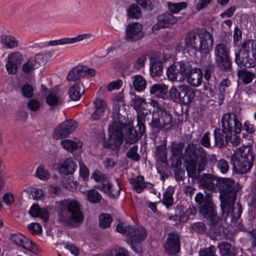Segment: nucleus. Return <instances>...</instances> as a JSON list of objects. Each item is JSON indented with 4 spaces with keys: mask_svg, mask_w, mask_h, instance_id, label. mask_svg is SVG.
<instances>
[{
    "mask_svg": "<svg viewBox=\"0 0 256 256\" xmlns=\"http://www.w3.org/2000/svg\"><path fill=\"white\" fill-rule=\"evenodd\" d=\"M85 90L83 83L80 81L78 82L70 88L68 91L70 98L72 100H79L84 94Z\"/></svg>",
    "mask_w": 256,
    "mask_h": 256,
    "instance_id": "c756f323",
    "label": "nucleus"
},
{
    "mask_svg": "<svg viewBox=\"0 0 256 256\" xmlns=\"http://www.w3.org/2000/svg\"><path fill=\"white\" fill-rule=\"evenodd\" d=\"M222 129L224 133H240L242 129V124L234 114L227 113L222 118Z\"/></svg>",
    "mask_w": 256,
    "mask_h": 256,
    "instance_id": "f8f14e48",
    "label": "nucleus"
},
{
    "mask_svg": "<svg viewBox=\"0 0 256 256\" xmlns=\"http://www.w3.org/2000/svg\"><path fill=\"white\" fill-rule=\"evenodd\" d=\"M254 160L252 149L248 146L240 147L231 156L233 169L237 174L249 172L252 167Z\"/></svg>",
    "mask_w": 256,
    "mask_h": 256,
    "instance_id": "20e7f679",
    "label": "nucleus"
},
{
    "mask_svg": "<svg viewBox=\"0 0 256 256\" xmlns=\"http://www.w3.org/2000/svg\"><path fill=\"white\" fill-rule=\"evenodd\" d=\"M63 102V98L58 94L54 92H49L46 98V102L50 106H60Z\"/></svg>",
    "mask_w": 256,
    "mask_h": 256,
    "instance_id": "c9c22d12",
    "label": "nucleus"
},
{
    "mask_svg": "<svg viewBox=\"0 0 256 256\" xmlns=\"http://www.w3.org/2000/svg\"><path fill=\"white\" fill-rule=\"evenodd\" d=\"M186 78L187 82L193 86H198L202 80V72L198 68H192V70L184 76Z\"/></svg>",
    "mask_w": 256,
    "mask_h": 256,
    "instance_id": "5701e85b",
    "label": "nucleus"
},
{
    "mask_svg": "<svg viewBox=\"0 0 256 256\" xmlns=\"http://www.w3.org/2000/svg\"><path fill=\"white\" fill-rule=\"evenodd\" d=\"M77 126L76 122L73 120H68L60 124L54 130L52 136L54 139L59 140L68 137Z\"/></svg>",
    "mask_w": 256,
    "mask_h": 256,
    "instance_id": "2eb2a0df",
    "label": "nucleus"
},
{
    "mask_svg": "<svg viewBox=\"0 0 256 256\" xmlns=\"http://www.w3.org/2000/svg\"><path fill=\"white\" fill-rule=\"evenodd\" d=\"M138 130L133 129L130 127L128 128L126 136V142L130 144H135L138 142L141 138L143 134L145 132V125L144 123L143 120L138 116L137 118Z\"/></svg>",
    "mask_w": 256,
    "mask_h": 256,
    "instance_id": "a211bd4d",
    "label": "nucleus"
},
{
    "mask_svg": "<svg viewBox=\"0 0 256 256\" xmlns=\"http://www.w3.org/2000/svg\"><path fill=\"white\" fill-rule=\"evenodd\" d=\"M194 200L198 206L200 213L204 217L210 220L212 224H214L216 218V206L210 194H208L204 196L202 192H198L195 196Z\"/></svg>",
    "mask_w": 256,
    "mask_h": 256,
    "instance_id": "1a4fd4ad",
    "label": "nucleus"
},
{
    "mask_svg": "<svg viewBox=\"0 0 256 256\" xmlns=\"http://www.w3.org/2000/svg\"><path fill=\"white\" fill-rule=\"evenodd\" d=\"M28 228L30 232L34 235L39 234L42 231V228L38 223L34 222L30 224Z\"/></svg>",
    "mask_w": 256,
    "mask_h": 256,
    "instance_id": "13d9d810",
    "label": "nucleus"
},
{
    "mask_svg": "<svg viewBox=\"0 0 256 256\" xmlns=\"http://www.w3.org/2000/svg\"><path fill=\"white\" fill-rule=\"evenodd\" d=\"M132 85L136 90L141 92L146 88V82L142 76L136 75L132 77Z\"/></svg>",
    "mask_w": 256,
    "mask_h": 256,
    "instance_id": "ea45409f",
    "label": "nucleus"
},
{
    "mask_svg": "<svg viewBox=\"0 0 256 256\" xmlns=\"http://www.w3.org/2000/svg\"><path fill=\"white\" fill-rule=\"evenodd\" d=\"M138 151V146H132L128 152H126V156L134 160H138L140 159V156L138 154L137 152Z\"/></svg>",
    "mask_w": 256,
    "mask_h": 256,
    "instance_id": "4d7b16f0",
    "label": "nucleus"
},
{
    "mask_svg": "<svg viewBox=\"0 0 256 256\" xmlns=\"http://www.w3.org/2000/svg\"><path fill=\"white\" fill-rule=\"evenodd\" d=\"M126 16L129 18L138 20L142 16V10L140 7L136 4H130L126 8Z\"/></svg>",
    "mask_w": 256,
    "mask_h": 256,
    "instance_id": "e433bc0d",
    "label": "nucleus"
},
{
    "mask_svg": "<svg viewBox=\"0 0 256 256\" xmlns=\"http://www.w3.org/2000/svg\"><path fill=\"white\" fill-rule=\"evenodd\" d=\"M214 66L210 63L204 66L203 70L204 72V78L208 82L214 74Z\"/></svg>",
    "mask_w": 256,
    "mask_h": 256,
    "instance_id": "09e8293b",
    "label": "nucleus"
},
{
    "mask_svg": "<svg viewBox=\"0 0 256 256\" xmlns=\"http://www.w3.org/2000/svg\"><path fill=\"white\" fill-rule=\"evenodd\" d=\"M70 44L68 38H64L59 40H50L48 42L50 46H56Z\"/></svg>",
    "mask_w": 256,
    "mask_h": 256,
    "instance_id": "680f3d73",
    "label": "nucleus"
},
{
    "mask_svg": "<svg viewBox=\"0 0 256 256\" xmlns=\"http://www.w3.org/2000/svg\"><path fill=\"white\" fill-rule=\"evenodd\" d=\"M216 248L214 246L208 248L201 249L198 252L199 256H216Z\"/></svg>",
    "mask_w": 256,
    "mask_h": 256,
    "instance_id": "603ef678",
    "label": "nucleus"
},
{
    "mask_svg": "<svg viewBox=\"0 0 256 256\" xmlns=\"http://www.w3.org/2000/svg\"><path fill=\"white\" fill-rule=\"evenodd\" d=\"M144 176L141 175L130 179V184H132L137 193H141L144 188H147L148 189L152 188L153 184L150 182H144Z\"/></svg>",
    "mask_w": 256,
    "mask_h": 256,
    "instance_id": "bb28decb",
    "label": "nucleus"
},
{
    "mask_svg": "<svg viewBox=\"0 0 256 256\" xmlns=\"http://www.w3.org/2000/svg\"><path fill=\"white\" fill-rule=\"evenodd\" d=\"M144 103H145L144 100L140 96H136L134 99V108L138 110V117L140 116L142 118L143 122H146L147 120V112H146V114H145L144 112H141V110L143 108V104Z\"/></svg>",
    "mask_w": 256,
    "mask_h": 256,
    "instance_id": "58836bf2",
    "label": "nucleus"
},
{
    "mask_svg": "<svg viewBox=\"0 0 256 256\" xmlns=\"http://www.w3.org/2000/svg\"><path fill=\"white\" fill-rule=\"evenodd\" d=\"M157 23L152 26V30H154L170 28L177 22L178 19L171 13L166 12L159 15L157 18Z\"/></svg>",
    "mask_w": 256,
    "mask_h": 256,
    "instance_id": "aec40b11",
    "label": "nucleus"
},
{
    "mask_svg": "<svg viewBox=\"0 0 256 256\" xmlns=\"http://www.w3.org/2000/svg\"><path fill=\"white\" fill-rule=\"evenodd\" d=\"M142 25L138 22L129 24L126 27L125 40L130 42H136L142 39L144 36Z\"/></svg>",
    "mask_w": 256,
    "mask_h": 256,
    "instance_id": "f3484780",
    "label": "nucleus"
},
{
    "mask_svg": "<svg viewBox=\"0 0 256 256\" xmlns=\"http://www.w3.org/2000/svg\"><path fill=\"white\" fill-rule=\"evenodd\" d=\"M155 154L158 160L163 163L165 162L167 158L166 144L158 146L156 148Z\"/></svg>",
    "mask_w": 256,
    "mask_h": 256,
    "instance_id": "79ce46f5",
    "label": "nucleus"
},
{
    "mask_svg": "<svg viewBox=\"0 0 256 256\" xmlns=\"http://www.w3.org/2000/svg\"><path fill=\"white\" fill-rule=\"evenodd\" d=\"M215 146L219 148L226 147L228 143V133H224L220 128L214 130Z\"/></svg>",
    "mask_w": 256,
    "mask_h": 256,
    "instance_id": "7c9ffc66",
    "label": "nucleus"
},
{
    "mask_svg": "<svg viewBox=\"0 0 256 256\" xmlns=\"http://www.w3.org/2000/svg\"><path fill=\"white\" fill-rule=\"evenodd\" d=\"M22 92L23 96L26 98H30L34 94V88L32 86L26 84L22 86Z\"/></svg>",
    "mask_w": 256,
    "mask_h": 256,
    "instance_id": "6e6d98bb",
    "label": "nucleus"
},
{
    "mask_svg": "<svg viewBox=\"0 0 256 256\" xmlns=\"http://www.w3.org/2000/svg\"><path fill=\"white\" fill-rule=\"evenodd\" d=\"M60 144L68 152H72L76 149L78 147L77 143L70 140H62L61 141Z\"/></svg>",
    "mask_w": 256,
    "mask_h": 256,
    "instance_id": "8fccbe9b",
    "label": "nucleus"
},
{
    "mask_svg": "<svg viewBox=\"0 0 256 256\" xmlns=\"http://www.w3.org/2000/svg\"><path fill=\"white\" fill-rule=\"evenodd\" d=\"M10 239L15 244L28 250L34 254H37L39 252L38 244L20 233L11 234Z\"/></svg>",
    "mask_w": 256,
    "mask_h": 256,
    "instance_id": "4468645a",
    "label": "nucleus"
},
{
    "mask_svg": "<svg viewBox=\"0 0 256 256\" xmlns=\"http://www.w3.org/2000/svg\"><path fill=\"white\" fill-rule=\"evenodd\" d=\"M220 191V206L222 216H231V222L240 230H244V226L241 224L240 216L242 207L238 202L234 206L238 189L234 180L228 178H220L217 180Z\"/></svg>",
    "mask_w": 256,
    "mask_h": 256,
    "instance_id": "f257e3e1",
    "label": "nucleus"
},
{
    "mask_svg": "<svg viewBox=\"0 0 256 256\" xmlns=\"http://www.w3.org/2000/svg\"><path fill=\"white\" fill-rule=\"evenodd\" d=\"M146 60V54H142L139 56L134 64V67L138 70L144 66Z\"/></svg>",
    "mask_w": 256,
    "mask_h": 256,
    "instance_id": "052dcab7",
    "label": "nucleus"
},
{
    "mask_svg": "<svg viewBox=\"0 0 256 256\" xmlns=\"http://www.w3.org/2000/svg\"><path fill=\"white\" fill-rule=\"evenodd\" d=\"M238 133H232L229 134L228 142H230L233 146H237L240 144V137L236 136Z\"/></svg>",
    "mask_w": 256,
    "mask_h": 256,
    "instance_id": "338daca9",
    "label": "nucleus"
},
{
    "mask_svg": "<svg viewBox=\"0 0 256 256\" xmlns=\"http://www.w3.org/2000/svg\"><path fill=\"white\" fill-rule=\"evenodd\" d=\"M23 60V56L19 52H14L9 54L6 64L8 74H15L17 72L18 66L21 64Z\"/></svg>",
    "mask_w": 256,
    "mask_h": 256,
    "instance_id": "6ab92c4d",
    "label": "nucleus"
},
{
    "mask_svg": "<svg viewBox=\"0 0 256 256\" xmlns=\"http://www.w3.org/2000/svg\"><path fill=\"white\" fill-rule=\"evenodd\" d=\"M44 62L42 54H36L34 57L30 58L22 66V70L25 74H31L41 62Z\"/></svg>",
    "mask_w": 256,
    "mask_h": 256,
    "instance_id": "4be33fe9",
    "label": "nucleus"
},
{
    "mask_svg": "<svg viewBox=\"0 0 256 256\" xmlns=\"http://www.w3.org/2000/svg\"><path fill=\"white\" fill-rule=\"evenodd\" d=\"M173 192L167 190L163 194L162 203L167 208H169L174 204Z\"/></svg>",
    "mask_w": 256,
    "mask_h": 256,
    "instance_id": "49530a36",
    "label": "nucleus"
},
{
    "mask_svg": "<svg viewBox=\"0 0 256 256\" xmlns=\"http://www.w3.org/2000/svg\"><path fill=\"white\" fill-rule=\"evenodd\" d=\"M122 85V81L121 80L112 82L110 83L108 86V90L109 91H112L114 90L119 89Z\"/></svg>",
    "mask_w": 256,
    "mask_h": 256,
    "instance_id": "0e129e2a",
    "label": "nucleus"
},
{
    "mask_svg": "<svg viewBox=\"0 0 256 256\" xmlns=\"http://www.w3.org/2000/svg\"><path fill=\"white\" fill-rule=\"evenodd\" d=\"M184 148V145L180 142L174 144L172 147V152L174 156L180 158L182 155V152Z\"/></svg>",
    "mask_w": 256,
    "mask_h": 256,
    "instance_id": "864d4df0",
    "label": "nucleus"
},
{
    "mask_svg": "<svg viewBox=\"0 0 256 256\" xmlns=\"http://www.w3.org/2000/svg\"><path fill=\"white\" fill-rule=\"evenodd\" d=\"M180 238L178 234L171 232L168 235L164 244L165 252L169 256H175L180 252Z\"/></svg>",
    "mask_w": 256,
    "mask_h": 256,
    "instance_id": "dca6fc26",
    "label": "nucleus"
},
{
    "mask_svg": "<svg viewBox=\"0 0 256 256\" xmlns=\"http://www.w3.org/2000/svg\"><path fill=\"white\" fill-rule=\"evenodd\" d=\"M136 1L143 8L152 10V2L150 0H136Z\"/></svg>",
    "mask_w": 256,
    "mask_h": 256,
    "instance_id": "774afa93",
    "label": "nucleus"
},
{
    "mask_svg": "<svg viewBox=\"0 0 256 256\" xmlns=\"http://www.w3.org/2000/svg\"><path fill=\"white\" fill-rule=\"evenodd\" d=\"M217 247L222 256H235L236 254V250L228 242L218 243Z\"/></svg>",
    "mask_w": 256,
    "mask_h": 256,
    "instance_id": "72a5a7b5",
    "label": "nucleus"
},
{
    "mask_svg": "<svg viewBox=\"0 0 256 256\" xmlns=\"http://www.w3.org/2000/svg\"><path fill=\"white\" fill-rule=\"evenodd\" d=\"M184 42L186 48L208 54L212 49L214 39L212 34L206 29H203L198 31V33L188 32L186 36Z\"/></svg>",
    "mask_w": 256,
    "mask_h": 256,
    "instance_id": "7ed1b4c3",
    "label": "nucleus"
},
{
    "mask_svg": "<svg viewBox=\"0 0 256 256\" xmlns=\"http://www.w3.org/2000/svg\"><path fill=\"white\" fill-rule=\"evenodd\" d=\"M192 229L198 234H204L206 232V226L202 222H194L191 226Z\"/></svg>",
    "mask_w": 256,
    "mask_h": 256,
    "instance_id": "5fc2aeb1",
    "label": "nucleus"
},
{
    "mask_svg": "<svg viewBox=\"0 0 256 256\" xmlns=\"http://www.w3.org/2000/svg\"><path fill=\"white\" fill-rule=\"evenodd\" d=\"M98 220L100 226L106 228L110 226L112 218L110 214H102L99 216Z\"/></svg>",
    "mask_w": 256,
    "mask_h": 256,
    "instance_id": "37998d69",
    "label": "nucleus"
},
{
    "mask_svg": "<svg viewBox=\"0 0 256 256\" xmlns=\"http://www.w3.org/2000/svg\"><path fill=\"white\" fill-rule=\"evenodd\" d=\"M66 207L70 214L71 220L76 222H81L83 220V215L80 210V206L76 200H71L66 203Z\"/></svg>",
    "mask_w": 256,
    "mask_h": 256,
    "instance_id": "412c9836",
    "label": "nucleus"
},
{
    "mask_svg": "<svg viewBox=\"0 0 256 256\" xmlns=\"http://www.w3.org/2000/svg\"><path fill=\"white\" fill-rule=\"evenodd\" d=\"M216 168L222 174H226L229 170L228 162L224 158H221L217 162Z\"/></svg>",
    "mask_w": 256,
    "mask_h": 256,
    "instance_id": "3c124183",
    "label": "nucleus"
},
{
    "mask_svg": "<svg viewBox=\"0 0 256 256\" xmlns=\"http://www.w3.org/2000/svg\"><path fill=\"white\" fill-rule=\"evenodd\" d=\"M234 62L240 68L256 66V40H246L242 42L238 51L235 53Z\"/></svg>",
    "mask_w": 256,
    "mask_h": 256,
    "instance_id": "39448f33",
    "label": "nucleus"
},
{
    "mask_svg": "<svg viewBox=\"0 0 256 256\" xmlns=\"http://www.w3.org/2000/svg\"><path fill=\"white\" fill-rule=\"evenodd\" d=\"M194 96L192 89L186 85H180L178 87L172 86L169 90V96L173 102L181 104H190Z\"/></svg>",
    "mask_w": 256,
    "mask_h": 256,
    "instance_id": "9d476101",
    "label": "nucleus"
},
{
    "mask_svg": "<svg viewBox=\"0 0 256 256\" xmlns=\"http://www.w3.org/2000/svg\"><path fill=\"white\" fill-rule=\"evenodd\" d=\"M231 84L230 80L225 78L222 79L219 84L218 90L222 92H225L226 88L229 87Z\"/></svg>",
    "mask_w": 256,
    "mask_h": 256,
    "instance_id": "e2e57ef3",
    "label": "nucleus"
},
{
    "mask_svg": "<svg viewBox=\"0 0 256 256\" xmlns=\"http://www.w3.org/2000/svg\"><path fill=\"white\" fill-rule=\"evenodd\" d=\"M93 104L94 111L90 114V119L92 120H96L104 116L106 108V104L104 100L98 98L94 100Z\"/></svg>",
    "mask_w": 256,
    "mask_h": 256,
    "instance_id": "393cba45",
    "label": "nucleus"
},
{
    "mask_svg": "<svg viewBox=\"0 0 256 256\" xmlns=\"http://www.w3.org/2000/svg\"><path fill=\"white\" fill-rule=\"evenodd\" d=\"M216 177L208 174H204L198 178V183L203 188L210 190L213 191L214 188V181Z\"/></svg>",
    "mask_w": 256,
    "mask_h": 256,
    "instance_id": "cd10ccee",
    "label": "nucleus"
},
{
    "mask_svg": "<svg viewBox=\"0 0 256 256\" xmlns=\"http://www.w3.org/2000/svg\"><path fill=\"white\" fill-rule=\"evenodd\" d=\"M100 190L107 194L110 197L116 198L120 196V188L116 180V183L114 184H112L108 181H104V182L102 184Z\"/></svg>",
    "mask_w": 256,
    "mask_h": 256,
    "instance_id": "b1692460",
    "label": "nucleus"
},
{
    "mask_svg": "<svg viewBox=\"0 0 256 256\" xmlns=\"http://www.w3.org/2000/svg\"><path fill=\"white\" fill-rule=\"evenodd\" d=\"M112 117L118 121H114L110 125L109 139L108 140L106 139L102 140V144L106 148L116 150L120 148L123 141L124 124L119 121L120 116L118 110L115 109L114 110Z\"/></svg>",
    "mask_w": 256,
    "mask_h": 256,
    "instance_id": "423d86ee",
    "label": "nucleus"
},
{
    "mask_svg": "<svg viewBox=\"0 0 256 256\" xmlns=\"http://www.w3.org/2000/svg\"><path fill=\"white\" fill-rule=\"evenodd\" d=\"M150 104L154 108V115L156 114L158 117L153 116L149 125L154 129L170 128L172 126V114L156 100H152Z\"/></svg>",
    "mask_w": 256,
    "mask_h": 256,
    "instance_id": "0eeeda50",
    "label": "nucleus"
},
{
    "mask_svg": "<svg viewBox=\"0 0 256 256\" xmlns=\"http://www.w3.org/2000/svg\"><path fill=\"white\" fill-rule=\"evenodd\" d=\"M218 160L214 154L208 156L205 150L200 146L193 144H188L184 150V162L186 170L189 174L195 175L198 170L203 171L208 164L211 166L216 164Z\"/></svg>",
    "mask_w": 256,
    "mask_h": 256,
    "instance_id": "f03ea898",
    "label": "nucleus"
},
{
    "mask_svg": "<svg viewBox=\"0 0 256 256\" xmlns=\"http://www.w3.org/2000/svg\"><path fill=\"white\" fill-rule=\"evenodd\" d=\"M128 242L130 244L132 249L138 253V244L143 241L146 237V230L141 226L136 227L131 226L128 228Z\"/></svg>",
    "mask_w": 256,
    "mask_h": 256,
    "instance_id": "ddd939ff",
    "label": "nucleus"
},
{
    "mask_svg": "<svg viewBox=\"0 0 256 256\" xmlns=\"http://www.w3.org/2000/svg\"><path fill=\"white\" fill-rule=\"evenodd\" d=\"M77 168L76 162L72 158H68L63 163L59 164L57 168L60 174H72Z\"/></svg>",
    "mask_w": 256,
    "mask_h": 256,
    "instance_id": "a878e982",
    "label": "nucleus"
},
{
    "mask_svg": "<svg viewBox=\"0 0 256 256\" xmlns=\"http://www.w3.org/2000/svg\"><path fill=\"white\" fill-rule=\"evenodd\" d=\"M0 42L6 48L13 49L18 46V41L16 38L10 34H3L0 37Z\"/></svg>",
    "mask_w": 256,
    "mask_h": 256,
    "instance_id": "f704fd0d",
    "label": "nucleus"
},
{
    "mask_svg": "<svg viewBox=\"0 0 256 256\" xmlns=\"http://www.w3.org/2000/svg\"><path fill=\"white\" fill-rule=\"evenodd\" d=\"M92 176L94 180L98 182H102L101 184L104 182V181H108L106 180V177L104 174H102L100 172L96 170L95 171L93 174ZM102 185L100 186L101 188Z\"/></svg>",
    "mask_w": 256,
    "mask_h": 256,
    "instance_id": "69168bd1",
    "label": "nucleus"
},
{
    "mask_svg": "<svg viewBox=\"0 0 256 256\" xmlns=\"http://www.w3.org/2000/svg\"><path fill=\"white\" fill-rule=\"evenodd\" d=\"M36 176L40 180H48L50 177V174L43 166H40L37 168Z\"/></svg>",
    "mask_w": 256,
    "mask_h": 256,
    "instance_id": "de8ad7c7",
    "label": "nucleus"
},
{
    "mask_svg": "<svg viewBox=\"0 0 256 256\" xmlns=\"http://www.w3.org/2000/svg\"><path fill=\"white\" fill-rule=\"evenodd\" d=\"M163 70L162 62L156 60L150 59V72L152 76L155 77L160 76Z\"/></svg>",
    "mask_w": 256,
    "mask_h": 256,
    "instance_id": "4c0bfd02",
    "label": "nucleus"
},
{
    "mask_svg": "<svg viewBox=\"0 0 256 256\" xmlns=\"http://www.w3.org/2000/svg\"><path fill=\"white\" fill-rule=\"evenodd\" d=\"M238 76L240 78L242 79V82L246 84L250 83L255 77V74L254 73L244 70H238Z\"/></svg>",
    "mask_w": 256,
    "mask_h": 256,
    "instance_id": "a19ab883",
    "label": "nucleus"
},
{
    "mask_svg": "<svg viewBox=\"0 0 256 256\" xmlns=\"http://www.w3.org/2000/svg\"><path fill=\"white\" fill-rule=\"evenodd\" d=\"M28 107L33 112L38 111L40 107V102L36 99H31L28 102Z\"/></svg>",
    "mask_w": 256,
    "mask_h": 256,
    "instance_id": "bf43d9fd",
    "label": "nucleus"
},
{
    "mask_svg": "<svg viewBox=\"0 0 256 256\" xmlns=\"http://www.w3.org/2000/svg\"><path fill=\"white\" fill-rule=\"evenodd\" d=\"M167 5L170 12L174 14H177L181 10L184 9L187 6L185 2L173 3L170 2H167Z\"/></svg>",
    "mask_w": 256,
    "mask_h": 256,
    "instance_id": "a18cd8bd",
    "label": "nucleus"
},
{
    "mask_svg": "<svg viewBox=\"0 0 256 256\" xmlns=\"http://www.w3.org/2000/svg\"><path fill=\"white\" fill-rule=\"evenodd\" d=\"M230 48L226 42L216 44L214 48V62L218 68L224 72H230L232 69V62L230 58Z\"/></svg>",
    "mask_w": 256,
    "mask_h": 256,
    "instance_id": "6e6552de",
    "label": "nucleus"
},
{
    "mask_svg": "<svg viewBox=\"0 0 256 256\" xmlns=\"http://www.w3.org/2000/svg\"><path fill=\"white\" fill-rule=\"evenodd\" d=\"M86 197L88 200L92 204L100 202L102 198L101 194L95 190H88Z\"/></svg>",
    "mask_w": 256,
    "mask_h": 256,
    "instance_id": "c03bdc74",
    "label": "nucleus"
},
{
    "mask_svg": "<svg viewBox=\"0 0 256 256\" xmlns=\"http://www.w3.org/2000/svg\"><path fill=\"white\" fill-rule=\"evenodd\" d=\"M192 70V66L188 62H177L170 66L166 72L168 79L173 82H181L184 76Z\"/></svg>",
    "mask_w": 256,
    "mask_h": 256,
    "instance_id": "9b49d317",
    "label": "nucleus"
},
{
    "mask_svg": "<svg viewBox=\"0 0 256 256\" xmlns=\"http://www.w3.org/2000/svg\"><path fill=\"white\" fill-rule=\"evenodd\" d=\"M29 214L34 218H39L44 222L49 219V214L46 208H40L38 204H34L28 210Z\"/></svg>",
    "mask_w": 256,
    "mask_h": 256,
    "instance_id": "c85d7f7f",
    "label": "nucleus"
},
{
    "mask_svg": "<svg viewBox=\"0 0 256 256\" xmlns=\"http://www.w3.org/2000/svg\"><path fill=\"white\" fill-rule=\"evenodd\" d=\"M86 76V72L84 70V66H77L73 68L68 73L66 78L68 81L81 80Z\"/></svg>",
    "mask_w": 256,
    "mask_h": 256,
    "instance_id": "2f4dec72",
    "label": "nucleus"
},
{
    "mask_svg": "<svg viewBox=\"0 0 256 256\" xmlns=\"http://www.w3.org/2000/svg\"><path fill=\"white\" fill-rule=\"evenodd\" d=\"M150 93L157 98L166 99L168 97V88L164 84H154L151 86Z\"/></svg>",
    "mask_w": 256,
    "mask_h": 256,
    "instance_id": "473e14b6",
    "label": "nucleus"
}]
</instances>
